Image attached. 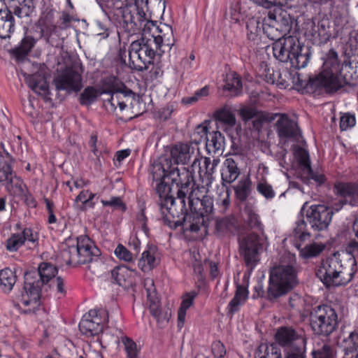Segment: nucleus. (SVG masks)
<instances>
[{
  "instance_id": "32",
  "label": "nucleus",
  "mask_w": 358,
  "mask_h": 358,
  "mask_svg": "<svg viewBox=\"0 0 358 358\" xmlns=\"http://www.w3.org/2000/svg\"><path fill=\"white\" fill-rule=\"evenodd\" d=\"M117 79L115 77L110 76L106 79L103 85V93L110 94V98L108 100L110 104L112 110H115L119 102V87L117 85Z\"/></svg>"
},
{
  "instance_id": "6",
  "label": "nucleus",
  "mask_w": 358,
  "mask_h": 358,
  "mask_svg": "<svg viewBox=\"0 0 358 358\" xmlns=\"http://www.w3.org/2000/svg\"><path fill=\"white\" fill-rule=\"evenodd\" d=\"M100 250L87 236H78L76 241H68L62 248L60 258L66 265L76 266L99 259Z\"/></svg>"
},
{
  "instance_id": "9",
  "label": "nucleus",
  "mask_w": 358,
  "mask_h": 358,
  "mask_svg": "<svg viewBox=\"0 0 358 358\" xmlns=\"http://www.w3.org/2000/svg\"><path fill=\"white\" fill-rule=\"evenodd\" d=\"M150 173L153 180L158 182L165 178L171 180L176 187L182 183L193 181V173L189 169H178L172 165L171 159L166 156H161L152 164Z\"/></svg>"
},
{
  "instance_id": "24",
  "label": "nucleus",
  "mask_w": 358,
  "mask_h": 358,
  "mask_svg": "<svg viewBox=\"0 0 358 358\" xmlns=\"http://www.w3.org/2000/svg\"><path fill=\"white\" fill-rule=\"evenodd\" d=\"M241 171L237 162L233 157H227L222 165L221 178L223 186L225 183L234 182L240 176Z\"/></svg>"
},
{
  "instance_id": "64",
  "label": "nucleus",
  "mask_w": 358,
  "mask_h": 358,
  "mask_svg": "<svg viewBox=\"0 0 358 358\" xmlns=\"http://www.w3.org/2000/svg\"><path fill=\"white\" fill-rule=\"evenodd\" d=\"M285 358H306L305 350L302 347H292L287 350Z\"/></svg>"
},
{
  "instance_id": "7",
  "label": "nucleus",
  "mask_w": 358,
  "mask_h": 358,
  "mask_svg": "<svg viewBox=\"0 0 358 358\" xmlns=\"http://www.w3.org/2000/svg\"><path fill=\"white\" fill-rule=\"evenodd\" d=\"M188 194V203L191 212L192 223L188 224L190 231H198L201 226H204L214 211L213 199L205 195L201 190L204 187L196 186L194 180L190 185Z\"/></svg>"
},
{
  "instance_id": "1",
  "label": "nucleus",
  "mask_w": 358,
  "mask_h": 358,
  "mask_svg": "<svg viewBox=\"0 0 358 358\" xmlns=\"http://www.w3.org/2000/svg\"><path fill=\"white\" fill-rule=\"evenodd\" d=\"M55 266L49 262H42L37 270L27 271L24 274L22 289L16 296L17 306L28 307L24 313H34L40 305V293L43 285L48 283L57 273Z\"/></svg>"
},
{
  "instance_id": "45",
  "label": "nucleus",
  "mask_w": 358,
  "mask_h": 358,
  "mask_svg": "<svg viewBox=\"0 0 358 358\" xmlns=\"http://www.w3.org/2000/svg\"><path fill=\"white\" fill-rule=\"evenodd\" d=\"M279 24H270L268 22L262 24V31L268 38L274 42L281 40L286 34L279 29Z\"/></svg>"
},
{
  "instance_id": "27",
  "label": "nucleus",
  "mask_w": 358,
  "mask_h": 358,
  "mask_svg": "<svg viewBox=\"0 0 358 358\" xmlns=\"http://www.w3.org/2000/svg\"><path fill=\"white\" fill-rule=\"evenodd\" d=\"M14 17L10 9L0 10V38H10L11 33L14 31Z\"/></svg>"
},
{
  "instance_id": "49",
  "label": "nucleus",
  "mask_w": 358,
  "mask_h": 358,
  "mask_svg": "<svg viewBox=\"0 0 358 358\" xmlns=\"http://www.w3.org/2000/svg\"><path fill=\"white\" fill-rule=\"evenodd\" d=\"M315 36L319 37L320 43H327L331 37V27L329 22L327 20H321L317 25V33Z\"/></svg>"
},
{
  "instance_id": "35",
  "label": "nucleus",
  "mask_w": 358,
  "mask_h": 358,
  "mask_svg": "<svg viewBox=\"0 0 358 358\" xmlns=\"http://www.w3.org/2000/svg\"><path fill=\"white\" fill-rule=\"evenodd\" d=\"M344 357L358 352V327L351 331L342 341Z\"/></svg>"
},
{
  "instance_id": "51",
  "label": "nucleus",
  "mask_w": 358,
  "mask_h": 358,
  "mask_svg": "<svg viewBox=\"0 0 358 358\" xmlns=\"http://www.w3.org/2000/svg\"><path fill=\"white\" fill-rule=\"evenodd\" d=\"M312 355L313 358H335L336 350L332 345L324 343L322 346L315 348L312 351Z\"/></svg>"
},
{
  "instance_id": "25",
  "label": "nucleus",
  "mask_w": 358,
  "mask_h": 358,
  "mask_svg": "<svg viewBox=\"0 0 358 358\" xmlns=\"http://www.w3.org/2000/svg\"><path fill=\"white\" fill-rule=\"evenodd\" d=\"M159 264L157 250L155 247H148V250L142 253L138 266L144 273L149 272Z\"/></svg>"
},
{
  "instance_id": "11",
  "label": "nucleus",
  "mask_w": 358,
  "mask_h": 358,
  "mask_svg": "<svg viewBox=\"0 0 358 358\" xmlns=\"http://www.w3.org/2000/svg\"><path fill=\"white\" fill-rule=\"evenodd\" d=\"M121 28L129 35L149 34L156 27V22L148 18L145 10L129 7L121 10Z\"/></svg>"
},
{
  "instance_id": "41",
  "label": "nucleus",
  "mask_w": 358,
  "mask_h": 358,
  "mask_svg": "<svg viewBox=\"0 0 358 358\" xmlns=\"http://www.w3.org/2000/svg\"><path fill=\"white\" fill-rule=\"evenodd\" d=\"M243 217L248 227L262 231V225L259 221V215L251 206H245L243 212Z\"/></svg>"
},
{
  "instance_id": "56",
  "label": "nucleus",
  "mask_w": 358,
  "mask_h": 358,
  "mask_svg": "<svg viewBox=\"0 0 358 358\" xmlns=\"http://www.w3.org/2000/svg\"><path fill=\"white\" fill-rule=\"evenodd\" d=\"M306 227L307 224L304 220H300L296 222L294 234L295 237L301 241H304L310 236V234L307 231Z\"/></svg>"
},
{
  "instance_id": "20",
  "label": "nucleus",
  "mask_w": 358,
  "mask_h": 358,
  "mask_svg": "<svg viewBox=\"0 0 358 358\" xmlns=\"http://www.w3.org/2000/svg\"><path fill=\"white\" fill-rule=\"evenodd\" d=\"M27 243L29 248L36 247L38 243V236L31 228H24L21 233H15L6 241V248L9 252H16Z\"/></svg>"
},
{
  "instance_id": "46",
  "label": "nucleus",
  "mask_w": 358,
  "mask_h": 358,
  "mask_svg": "<svg viewBox=\"0 0 358 358\" xmlns=\"http://www.w3.org/2000/svg\"><path fill=\"white\" fill-rule=\"evenodd\" d=\"M324 250L323 244L313 243L301 248L299 255L303 259H310L318 256Z\"/></svg>"
},
{
  "instance_id": "28",
  "label": "nucleus",
  "mask_w": 358,
  "mask_h": 358,
  "mask_svg": "<svg viewBox=\"0 0 358 358\" xmlns=\"http://www.w3.org/2000/svg\"><path fill=\"white\" fill-rule=\"evenodd\" d=\"M134 271L127 266H117L111 271L112 279L120 286H127L131 282L132 274Z\"/></svg>"
},
{
  "instance_id": "36",
  "label": "nucleus",
  "mask_w": 358,
  "mask_h": 358,
  "mask_svg": "<svg viewBox=\"0 0 358 358\" xmlns=\"http://www.w3.org/2000/svg\"><path fill=\"white\" fill-rule=\"evenodd\" d=\"M247 38L254 43L259 40L262 30V22L259 18L251 17L246 22Z\"/></svg>"
},
{
  "instance_id": "10",
  "label": "nucleus",
  "mask_w": 358,
  "mask_h": 358,
  "mask_svg": "<svg viewBox=\"0 0 358 358\" xmlns=\"http://www.w3.org/2000/svg\"><path fill=\"white\" fill-rule=\"evenodd\" d=\"M310 323L315 334L329 336L338 327V315L330 306H317L310 312Z\"/></svg>"
},
{
  "instance_id": "23",
  "label": "nucleus",
  "mask_w": 358,
  "mask_h": 358,
  "mask_svg": "<svg viewBox=\"0 0 358 358\" xmlns=\"http://www.w3.org/2000/svg\"><path fill=\"white\" fill-rule=\"evenodd\" d=\"M277 131L280 138H298L300 130L295 121L289 119L287 115H280L276 122Z\"/></svg>"
},
{
  "instance_id": "3",
  "label": "nucleus",
  "mask_w": 358,
  "mask_h": 358,
  "mask_svg": "<svg viewBox=\"0 0 358 358\" xmlns=\"http://www.w3.org/2000/svg\"><path fill=\"white\" fill-rule=\"evenodd\" d=\"M342 66L338 61V54L330 50L324 62L322 71L316 77L309 78L307 85H304L298 77L301 87L309 86L315 91H324L333 93L349 83L347 78L341 75Z\"/></svg>"
},
{
  "instance_id": "21",
  "label": "nucleus",
  "mask_w": 358,
  "mask_h": 358,
  "mask_svg": "<svg viewBox=\"0 0 358 358\" xmlns=\"http://www.w3.org/2000/svg\"><path fill=\"white\" fill-rule=\"evenodd\" d=\"M334 192L343 198L352 206H358V182H336Z\"/></svg>"
},
{
  "instance_id": "63",
  "label": "nucleus",
  "mask_w": 358,
  "mask_h": 358,
  "mask_svg": "<svg viewBox=\"0 0 358 358\" xmlns=\"http://www.w3.org/2000/svg\"><path fill=\"white\" fill-rule=\"evenodd\" d=\"M108 8L116 10H124L128 8L129 0H100Z\"/></svg>"
},
{
  "instance_id": "33",
  "label": "nucleus",
  "mask_w": 358,
  "mask_h": 358,
  "mask_svg": "<svg viewBox=\"0 0 358 358\" xmlns=\"http://www.w3.org/2000/svg\"><path fill=\"white\" fill-rule=\"evenodd\" d=\"M238 114L244 122L255 118L254 127L256 128H258L262 121L267 119L265 115L253 107L243 106L239 109Z\"/></svg>"
},
{
  "instance_id": "4",
  "label": "nucleus",
  "mask_w": 358,
  "mask_h": 358,
  "mask_svg": "<svg viewBox=\"0 0 358 358\" xmlns=\"http://www.w3.org/2000/svg\"><path fill=\"white\" fill-rule=\"evenodd\" d=\"M357 268L355 260L343 264L338 252L323 260L316 275L327 287L345 285L356 273Z\"/></svg>"
},
{
  "instance_id": "15",
  "label": "nucleus",
  "mask_w": 358,
  "mask_h": 358,
  "mask_svg": "<svg viewBox=\"0 0 358 358\" xmlns=\"http://www.w3.org/2000/svg\"><path fill=\"white\" fill-rule=\"evenodd\" d=\"M171 157L175 162L176 164H187L192 159L193 162L190 170L192 172L194 166L198 165L199 166V173L201 177L202 167L200 166L199 157V148L192 143H179L173 145L171 148Z\"/></svg>"
},
{
  "instance_id": "39",
  "label": "nucleus",
  "mask_w": 358,
  "mask_h": 358,
  "mask_svg": "<svg viewBox=\"0 0 358 358\" xmlns=\"http://www.w3.org/2000/svg\"><path fill=\"white\" fill-rule=\"evenodd\" d=\"M215 116L216 119L224 126V130L230 132L236 123L235 115L228 108H224L216 111Z\"/></svg>"
},
{
  "instance_id": "29",
  "label": "nucleus",
  "mask_w": 358,
  "mask_h": 358,
  "mask_svg": "<svg viewBox=\"0 0 358 358\" xmlns=\"http://www.w3.org/2000/svg\"><path fill=\"white\" fill-rule=\"evenodd\" d=\"M60 29L57 24L45 28H41V37L44 38L47 43L55 48L60 46L62 41Z\"/></svg>"
},
{
  "instance_id": "30",
  "label": "nucleus",
  "mask_w": 358,
  "mask_h": 358,
  "mask_svg": "<svg viewBox=\"0 0 358 358\" xmlns=\"http://www.w3.org/2000/svg\"><path fill=\"white\" fill-rule=\"evenodd\" d=\"M248 292L243 285H237L234 298L229 303L227 306L228 314L231 317L239 310L240 307L244 304L248 299Z\"/></svg>"
},
{
  "instance_id": "26",
  "label": "nucleus",
  "mask_w": 358,
  "mask_h": 358,
  "mask_svg": "<svg viewBox=\"0 0 358 358\" xmlns=\"http://www.w3.org/2000/svg\"><path fill=\"white\" fill-rule=\"evenodd\" d=\"M275 337L279 345L288 348L294 347L293 343L301 338L300 335L291 327L279 328Z\"/></svg>"
},
{
  "instance_id": "59",
  "label": "nucleus",
  "mask_w": 358,
  "mask_h": 358,
  "mask_svg": "<svg viewBox=\"0 0 358 358\" xmlns=\"http://www.w3.org/2000/svg\"><path fill=\"white\" fill-rule=\"evenodd\" d=\"M157 182L158 183L156 185V191L159 197L158 201V204L159 205V202L165 198L173 196L169 195L171 192V187L170 185L164 181V180H162Z\"/></svg>"
},
{
  "instance_id": "54",
  "label": "nucleus",
  "mask_w": 358,
  "mask_h": 358,
  "mask_svg": "<svg viewBox=\"0 0 358 358\" xmlns=\"http://www.w3.org/2000/svg\"><path fill=\"white\" fill-rule=\"evenodd\" d=\"M224 90H228L232 96L239 95L242 92L241 80L236 76L227 79Z\"/></svg>"
},
{
  "instance_id": "8",
  "label": "nucleus",
  "mask_w": 358,
  "mask_h": 358,
  "mask_svg": "<svg viewBox=\"0 0 358 358\" xmlns=\"http://www.w3.org/2000/svg\"><path fill=\"white\" fill-rule=\"evenodd\" d=\"M159 49L155 40L149 34H143L141 38L133 41L129 50V60L134 68L138 71L148 69L153 64L155 57L158 55Z\"/></svg>"
},
{
  "instance_id": "13",
  "label": "nucleus",
  "mask_w": 358,
  "mask_h": 358,
  "mask_svg": "<svg viewBox=\"0 0 358 358\" xmlns=\"http://www.w3.org/2000/svg\"><path fill=\"white\" fill-rule=\"evenodd\" d=\"M264 242V238L255 233H250L238 238L240 255L250 269H253L259 261V254L262 250Z\"/></svg>"
},
{
  "instance_id": "57",
  "label": "nucleus",
  "mask_w": 358,
  "mask_h": 358,
  "mask_svg": "<svg viewBox=\"0 0 358 358\" xmlns=\"http://www.w3.org/2000/svg\"><path fill=\"white\" fill-rule=\"evenodd\" d=\"M200 159H203V167L205 168V172L204 174L206 175L207 179L208 180L207 185L211 183V180L213 178V174L215 172V167L217 166L218 164L217 159H213L212 162L211 159L209 157H199Z\"/></svg>"
},
{
  "instance_id": "42",
  "label": "nucleus",
  "mask_w": 358,
  "mask_h": 358,
  "mask_svg": "<svg viewBox=\"0 0 358 358\" xmlns=\"http://www.w3.org/2000/svg\"><path fill=\"white\" fill-rule=\"evenodd\" d=\"M256 354L257 358H282L281 350L275 344H261Z\"/></svg>"
},
{
  "instance_id": "47",
  "label": "nucleus",
  "mask_w": 358,
  "mask_h": 358,
  "mask_svg": "<svg viewBox=\"0 0 358 358\" xmlns=\"http://www.w3.org/2000/svg\"><path fill=\"white\" fill-rule=\"evenodd\" d=\"M99 95L98 90L94 87L88 86L80 94L79 102L83 106H90L96 101Z\"/></svg>"
},
{
  "instance_id": "44",
  "label": "nucleus",
  "mask_w": 358,
  "mask_h": 358,
  "mask_svg": "<svg viewBox=\"0 0 358 358\" xmlns=\"http://www.w3.org/2000/svg\"><path fill=\"white\" fill-rule=\"evenodd\" d=\"M36 43V40L31 36H25L21 41L19 46L13 50L14 55L17 58H22L27 55Z\"/></svg>"
},
{
  "instance_id": "18",
  "label": "nucleus",
  "mask_w": 358,
  "mask_h": 358,
  "mask_svg": "<svg viewBox=\"0 0 358 358\" xmlns=\"http://www.w3.org/2000/svg\"><path fill=\"white\" fill-rule=\"evenodd\" d=\"M59 90L78 92L82 88V76L74 67H66L55 80Z\"/></svg>"
},
{
  "instance_id": "52",
  "label": "nucleus",
  "mask_w": 358,
  "mask_h": 358,
  "mask_svg": "<svg viewBox=\"0 0 358 358\" xmlns=\"http://www.w3.org/2000/svg\"><path fill=\"white\" fill-rule=\"evenodd\" d=\"M231 190L229 187L222 186L217 199V205L221 213H225L231 204Z\"/></svg>"
},
{
  "instance_id": "50",
  "label": "nucleus",
  "mask_w": 358,
  "mask_h": 358,
  "mask_svg": "<svg viewBox=\"0 0 358 358\" xmlns=\"http://www.w3.org/2000/svg\"><path fill=\"white\" fill-rule=\"evenodd\" d=\"M208 127L207 125L204 124H201L198 125L194 131L191 134V143L193 145H196L198 147V145L201 142H206L208 134Z\"/></svg>"
},
{
  "instance_id": "34",
  "label": "nucleus",
  "mask_w": 358,
  "mask_h": 358,
  "mask_svg": "<svg viewBox=\"0 0 358 358\" xmlns=\"http://www.w3.org/2000/svg\"><path fill=\"white\" fill-rule=\"evenodd\" d=\"M310 50L301 45L300 50H298L297 53L294 54L288 62L290 64L291 67L296 69L305 68L310 61Z\"/></svg>"
},
{
  "instance_id": "37",
  "label": "nucleus",
  "mask_w": 358,
  "mask_h": 358,
  "mask_svg": "<svg viewBox=\"0 0 358 358\" xmlns=\"http://www.w3.org/2000/svg\"><path fill=\"white\" fill-rule=\"evenodd\" d=\"M196 296V293L195 292H191L187 293L183 296L178 311V327L179 329H181L184 326L187 310L193 304Z\"/></svg>"
},
{
  "instance_id": "40",
  "label": "nucleus",
  "mask_w": 358,
  "mask_h": 358,
  "mask_svg": "<svg viewBox=\"0 0 358 358\" xmlns=\"http://www.w3.org/2000/svg\"><path fill=\"white\" fill-rule=\"evenodd\" d=\"M16 275L9 268L0 271V287L4 292H9L16 282Z\"/></svg>"
},
{
  "instance_id": "53",
  "label": "nucleus",
  "mask_w": 358,
  "mask_h": 358,
  "mask_svg": "<svg viewBox=\"0 0 358 358\" xmlns=\"http://www.w3.org/2000/svg\"><path fill=\"white\" fill-rule=\"evenodd\" d=\"M121 343L127 358H138L140 349L137 348L136 343L132 339L127 336H122Z\"/></svg>"
},
{
  "instance_id": "17",
  "label": "nucleus",
  "mask_w": 358,
  "mask_h": 358,
  "mask_svg": "<svg viewBox=\"0 0 358 358\" xmlns=\"http://www.w3.org/2000/svg\"><path fill=\"white\" fill-rule=\"evenodd\" d=\"M306 217L312 229L320 231L328 228L332 220V212L324 204L312 205L306 211Z\"/></svg>"
},
{
  "instance_id": "38",
  "label": "nucleus",
  "mask_w": 358,
  "mask_h": 358,
  "mask_svg": "<svg viewBox=\"0 0 358 358\" xmlns=\"http://www.w3.org/2000/svg\"><path fill=\"white\" fill-rule=\"evenodd\" d=\"M236 197L240 201H245L251 194L252 181L249 177L240 180L237 185L234 186Z\"/></svg>"
},
{
  "instance_id": "48",
  "label": "nucleus",
  "mask_w": 358,
  "mask_h": 358,
  "mask_svg": "<svg viewBox=\"0 0 358 358\" xmlns=\"http://www.w3.org/2000/svg\"><path fill=\"white\" fill-rule=\"evenodd\" d=\"M303 172H311V166L308 152L303 148L298 147L294 152Z\"/></svg>"
},
{
  "instance_id": "19",
  "label": "nucleus",
  "mask_w": 358,
  "mask_h": 358,
  "mask_svg": "<svg viewBox=\"0 0 358 358\" xmlns=\"http://www.w3.org/2000/svg\"><path fill=\"white\" fill-rule=\"evenodd\" d=\"M157 31L158 34L155 35V33L150 34L155 43L157 45L158 50V55L162 56L166 52H169L175 44V38L172 27L166 24H161L157 27H154Z\"/></svg>"
},
{
  "instance_id": "60",
  "label": "nucleus",
  "mask_w": 358,
  "mask_h": 358,
  "mask_svg": "<svg viewBox=\"0 0 358 358\" xmlns=\"http://www.w3.org/2000/svg\"><path fill=\"white\" fill-rule=\"evenodd\" d=\"M149 310L150 314L157 320L158 322H163L169 320L168 313H163L159 308V305L152 303L149 305Z\"/></svg>"
},
{
  "instance_id": "55",
  "label": "nucleus",
  "mask_w": 358,
  "mask_h": 358,
  "mask_svg": "<svg viewBox=\"0 0 358 358\" xmlns=\"http://www.w3.org/2000/svg\"><path fill=\"white\" fill-rule=\"evenodd\" d=\"M56 12L52 9L47 8L43 13L38 20L40 29L56 25L55 23V15Z\"/></svg>"
},
{
  "instance_id": "22",
  "label": "nucleus",
  "mask_w": 358,
  "mask_h": 358,
  "mask_svg": "<svg viewBox=\"0 0 358 358\" xmlns=\"http://www.w3.org/2000/svg\"><path fill=\"white\" fill-rule=\"evenodd\" d=\"M28 86L36 94L46 97L49 94V86L45 73L41 70L34 74H24Z\"/></svg>"
},
{
  "instance_id": "61",
  "label": "nucleus",
  "mask_w": 358,
  "mask_h": 358,
  "mask_svg": "<svg viewBox=\"0 0 358 358\" xmlns=\"http://www.w3.org/2000/svg\"><path fill=\"white\" fill-rule=\"evenodd\" d=\"M114 253L115 256L120 260H123L127 262H130L133 260L132 253L122 244L117 245L114 251Z\"/></svg>"
},
{
  "instance_id": "14",
  "label": "nucleus",
  "mask_w": 358,
  "mask_h": 358,
  "mask_svg": "<svg viewBox=\"0 0 358 358\" xmlns=\"http://www.w3.org/2000/svg\"><path fill=\"white\" fill-rule=\"evenodd\" d=\"M108 320L109 314L106 310H90L80 322L79 329L87 336H94L103 331Z\"/></svg>"
},
{
  "instance_id": "5",
  "label": "nucleus",
  "mask_w": 358,
  "mask_h": 358,
  "mask_svg": "<svg viewBox=\"0 0 358 358\" xmlns=\"http://www.w3.org/2000/svg\"><path fill=\"white\" fill-rule=\"evenodd\" d=\"M287 257V263L282 262L270 272L266 292V298L270 301L286 294L299 283L295 257L288 254Z\"/></svg>"
},
{
  "instance_id": "43",
  "label": "nucleus",
  "mask_w": 358,
  "mask_h": 358,
  "mask_svg": "<svg viewBox=\"0 0 358 358\" xmlns=\"http://www.w3.org/2000/svg\"><path fill=\"white\" fill-rule=\"evenodd\" d=\"M215 229L220 235L234 234L237 229L236 220L234 217H224L217 220Z\"/></svg>"
},
{
  "instance_id": "58",
  "label": "nucleus",
  "mask_w": 358,
  "mask_h": 358,
  "mask_svg": "<svg viewBox=\"0 0 358 358\" xmlns=\"http://www.w3.org/2000/svg\"><path fill=\"white\" fill-rule=\"evenodd\" d=\"M257 190L266 199H272L275 196L272 186L266 182H259L257 185Z\"/></svg>"
},
{
  "instance_id": "62",
  "label": "nucleus",
  "mask_w": 358,
  "mask_h": 358,
  "mask_svg": "<svg viewBox=\"0 0 358 358\" xmlns=\"http://www.w3.org/2000/svg\"><path fill=\"white\" fill-rule=\"evenodd\" d=\"M355 116L350 113H345L341 117L340 128L342 131H346L355 125Z\"/></svg>"
},
{
  "instance_id": "31",
  "label": "nucleus",
  "mask_w": 358,
  "mask_h": 358,
  "mask_svg": "<svg viewBox=\"0 0 358 358\" xmlns=\"http://www.w3.org/2000/svg\"><path fill=\"white\" fill-rule=\"evenodd\" d=\"M224 137L217 131L209 133L206 141V150L208 154H217L222 152L224 149Z\"/></svg>"
},
{
  "instance_id": "12",
  "label": "nucleus",
  "mask_w": 358,
  "mask_h": 358,
  "mask_svg": "<svg viewBox=\"0 0 358 358\" xmlns=\"http://www.w3.org/2000/svg\"><path fill=\"white\" fill-rule=\"evenodd\" d=\"M14 159L6 152H0V182L13 194H22L24 192L23 181L13 171Z\"/></svg>"
},
{
  "instance_id": "16",
  "label": "nucleus",
  "mask_w": 358,
  "mask_h": 358,
  "mask_svg": "<svg viewBox=\"0 0 358 358\" xmlns=\"http://www.w3.org/2000/svg\"><path fill=\"white\" fill-rule=\"evenodd\" d=\"M302 44L296 36H285L272 44L273 57L280 62L288 63L292 57L300 50Z\"/></svg>"
},
{
  "instance_id": "2",
  "label": "nucleus",
  "mask_w": 358,
  "mask_h": 358,
  "mask_svg": "<svg viewBox=\"0 0 358 358\" xmlns=\"http://www.w3.org/2000/svg\"><path fill=\"white\" fill-rule=\"evenodd\" d=\"M192 181L177 186V197H168L159 202V210L164 223L171 229L182 227L184 231H189L192 224L191 213H187L185 199L190 190Z\"/></svg>"
}]
</instances>
